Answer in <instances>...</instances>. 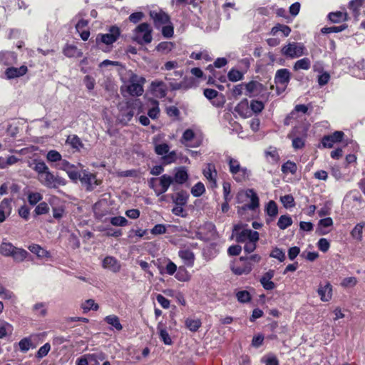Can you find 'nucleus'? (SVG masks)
Masks as SVG:
<instances>
[{
    "label": "nucleus",
    "instance_id": "nucleus-28",
    "mask_svg": "<svg viewBox=\"0 0 365 365\" xmlns=\"http://www.w3.org/2000/svg\"><path fill=\"white\" fill-rule=\"evenodd\" d=\"M2 145L0 144V148ZM19 159L14 155H0V169H4L10 165L16 163Z\"/></svg>",
    "mask_w": 365,
    "mask_h": 365
},
{
    "label": "nucleus",
    "instance_id": "nucleus-44",
    "mask_svg": "<svg viewBox=\"0 0 365 365\" xmlns=\"http://www.w3.org/2000/svg\"><path fill=\"white\" fill-rule=\"evenodd\" d=\"M66 143L77 150H79L80 148L83 146L80 138L75 135L68 136Z\"/></svg>",
    "mask_w": 365,
    "mask_h": 365
},
{
    "label": "nucleus",
    "instance_id": "nucleus-37",
    "mask_svg": "<svg viewBox=\"0 0 365 365\" xmlns=\"http://www.w3.org/2000/svg\"><path fill=\"white\" fill-rule=\"evenodd\" d=\"M27 199L29 203L31 205L34 206L41 202L43 199V196L38 192H29L27 194Z\"/></svg>",
    "mask_w": 365,
    "mask_h": 365
},
{
    "label": "nucleus",
    "instance_id": "nucleus-64",
    "mask_svg": "<svg viewBox=\"0 0 365 365\" xmlns=\"http://www.w3.org/2000/svg\"><path fill=\"white\" fill-rule=\"evenodd\" d=\"M173 48V44L171 42H161L157 46L158 51L169 52Z\"/></svg>",
    "mask_w": 365,
    "mask_h": 365
},
{
    "label": "nucleus",
    "instance_id": "nucleus-18",
    "mask_svg": "<svg viewBox=\"0 0 365 365\" xmlns=\"http://www.w3.org/2000/svg\"><path fill=\"white\" fill-rule=\"evenodd\" d=\"M158 181L160 188L159 190L155 189V192L158 196L165 193L168 190L170 185L173 183L174 179L168 175H163L158 178Z\"/></svg>",
    "mask_w": 365,
    "mask_h": 365
},
{
    "label": "nucleus",
    "instance_id": "nucleus-33",
    "mask_svg": "<svg viewBox=\"0 0 365 365\" xmlns=\"http://www.w3.org/2000/svg\"><path fill=\"white\" fill-rule=\"evenodd\" d=\"M365 226L364 223H358L351 231V236L353 239L361 241L363 237V228Z\"/></svg>",
    "mask_w": 365,
    "mask_h": 365
},
{
    "label": "nucleus",
    "instance_id": "nucleus-29",
    "mask_svg": "<svg viewBox=\"0 0 365 365\" xmlns=\"http://www.w3.org/2000/svg\"><path fill=\"white\" fill-rule=\"evenodd\" d=\"M365 0H351L349 3V9L351 11L354 18L360 15V8L364 4Z\"/></svg>",
    "mask_w": 365,
    "mask_h": 365
},
{
    "label": "nucleus",
    "instance_id": "nucleus-2",
    "mask_svg": "<svg viewBox=\"0 0 365 365\" xmlns=\"http://www.w3.org/2000/svg\"><path fill=\"white\" fill-rule=\"evenodd\" d=\"M183 76L182 71H175L173 73H169L165 75V80L169 82V86L171 90L177 91L180 89H188L194 84V79L192 78L185 77L183 81L180 83L175 82V79H179Z\"/></svg>",
    "mask_w": 365,
    "mask_h": 365
},
{
    "label": "nucleus",
    "instance_id": "nucleus-24",
    "mask_svg": "<svg viewBox=\"0 0 365 365\" xmlns=\"http://www.w3.org/2000/svg\"><path fill=\"white\" fill-rule=\"evenodd\" d=\"M103 266L106 269H108L113 272H119L120 265L113 257H106L103 261Z\"/></svg>",
    "mask_w": 365,
    "mask_h": 365
},
{
    "label": "nucleus",
    "instance_id": "nucleus-9",
    "mask_svg": "<svg viewBox=\"0 0 365 365\" xmlns=\"http://www.w3.org/2000/svg\"><path fill=\"white\" fill-rule=\"evenodd\" d=\"M135 110L136 108L134 103H125V105L120 106L118 119L121 123L127 124L134 116Z\"/></svg>",
    "mask_w": 365,
    "mask_h": 365
},
{
    "label": "nucleus",
    "instance_id": "nucleus-16",
    "mask_svg": "<svg viewBox=\"0 0 365 365\" xmlns=\"http://www.w3.org/2000/svg\"><path fill=\"white\" fill-rule=\"evenodd\" d=\"M28 71L26 66L22 65L19 68L9 67L5 71V76L8 79H14L24 76Z\"/></svg>",
    "mask_w": 365,
    "mask_h": 365
},
{
    "label": "nucleus",
    "instance_id": "nucleus-4",
    "mask_svg": "<svg viewBox=\"0 0 365 365\" xmlns=\"http://www.w3.org/2000/svg\"><path fill=\"white\" fill-rule=\"evenodd\" d=\"M152 32L149 24L142 23L134 29L132 38L140 45L148 44L153 40Z\"/></svg>",
    "mask_w": 365,
    "mask_h": 365
},
{
    "label": "nucleus",
    "instance_id": "nucleus-54",
    "mask_svg": "<svg viewBox=\"0 0 365 365\" xmlns=\"http://www.w3.org/2000/svg\"><path fill=\"white\" fill-rule=\"evenodd\" d=\"M78 179L81 180L82 185H86L87 190H91V174L83 173L80 174Z\"/></svg>",
    "mask_w": 365,
    "mask_h": 365
},
{
    "label": "nucleus",
    "instance_id": "nucleus-21",
    "mask_svg": "<svg viewBox=\"0 0 365 365\" xmlns=\"http://www.w3.org/2000/svg\"><path fill=\"white\" fill-rule=\"evenodd\" d=\"M17 55L13 51H1L0 63L4 66H9L16 63Z\"/></svg>",
    "mask_w": 365,
    "mask_h": 365
},
{
    "label": "nucleus",
    "instance_id": "nucleus-52",
    "mask_svg": "<svg viewBox=\"0 0 365 365\" xmlns=\"http://www.w3.org/2000/svg\"><path fill=\"white\" fill-rule=\"evenodd\" d=\"M153 107L148 110V115L152 119H156L160 113L158 102L155 100L152 101Z\"/></svg>",
    "mask_w": 365,
    "mask_h": 365
},
{
    "label": "nucleus",
    "instance_id": "nucleus-45",
    "mask_svg": "<svg viewBox=\"0 0 365 365\" xmlns=\"http://www.w3.org/2000/svg\"><path fill=\"white\" fill-rule=\"evenodd\" d=\"M19 346L21 351L26 353L32 347V343L30 337H24L19 342Z\"/></svg>",
    "mask_w": 365,
    "mask_h": 365
},
{
    "label": "nucleus",
    "instance_id": "nucleus-57",
    "mask_svg": "<svg viewBox=\"0 0 365 365\" xmlns=\"http://www.w3.org/2000/svg\"><path fill=\"white\" fill-rule=\"evenodd\" d=\"M205 191L204 185L202 182H197L191 189V193L195 197H200Z\"/></svg>",
    "mask_w": 365,
    "mask_h": 365
},
{
    "label": "nucleus",
    "instance_id": "nucleus-22",
    "mask_svg": "<svg viewBox=\"0 0 365 365\" xmlns=\"http://www.w3.org/2000/svg\"><path fill=\"white\" fill-rule=\"evenodd\" d=\"M28 248L30 252L35 254L38 258H50L51 257L50 252L41 247L39 245L32 244Z\"/></svg>",
    "mask_w": 365,
    "mask_h": 365
},
{
    "label": "nucleus",
    "instance_id": "nucleus-20",
    "mask_svg": "<svg viewBox=\"0 0 365 365\" xmlns=\"http://www.w3.org/2000/svg\"><path fill=\"white\" fill-rule=\"evenodd\" d=\"M203 175L212 183V187L217 186L216 177L217 173L214 164L207 163L203 170Z\"/></svg>",
    "mask_w": 365,
    "mask_h": 365
},
{
    "label": "nucleus",
    "instance_id": "nucleus-53",
    "mask_svg": "<svg viewBox=\"0 0 365 365\" xmlns=\"http://www.w3.org/2000/svg\"><path fill=\"white\" fill-rule=\"evenodd\" d=\"M266 212L269 216L275 217L278 213L277 203L273 200L269 201L267 205Z\"/></svg>",
    "mask_w": 365,
    "mask_h": 365
},
{
    "label": "nucleus",
    "instance_id": "nucleus-11",
    "mask_svg": "<svg viewBox=\"0 0 365 365\" xmlns=\"http://www.w3.org/2000/svg\"><path fill=\"white\" fill-rule=\"evenodd\" d=\"M344 135V132L335 131L331 135H324L322 139V143L324 148H331L334 143L341 142Z\"/></svg>",
    "mask_w": 365,
    "mask_h": 365
},
{
    "label": "nucleus",
    "instance_id": "nucleus-51",
    "mask_svg": "<svg viewBox=\"0 0 365 365\" xmlns=\"http://www.w3.org/2000/svg\"><path fill=\"white\" fill-rule=\"evenodd\" d=\"M106 322L114 327L117 330H121L123 327L120 323L119 319L115 315H110L106 317Z\"/></svg>",
    "mask_w": 365,
    "mask_h": 365
},
{
    "label": "nucleus",
    "instance_id": "nucleus-31",
    "mask_svg": "<svg viewBox=\"0 0 365 365\" xmlns=\"http://www.w3.org/2000/svg\"><path fill=\"white\" fill-rule=\"evenodd\" d=\"M16 247L11 242H2L0 245V253L5 257H12Z\"/></svg>",
    "mask_w": 365,
    "mask_h": 365
},
{
    "label": "nucleus",
    "instance_id": "nucleus-34",
    "mask_svg": "<svg viewBox=\"0 0 365 365\" xmlns=\"http://www.w3.org/2000/svg\"><path fill=\"white\" fill-rule=\"evenodd\" d=\"M172 198L176 205L184 206L187 203L188 195L185 191L182 190L178 192L175 197L173 196Z\"/></svg>",
    "mask_w": 365,
    "mask_h": 365
},
{
    "label": "nucleus",
    "instance_id": "nucleus-39",
    "mask_svg": "<svg viewBox=\"0 0 365 365\" xmlns=\"http://www.w3.org/2000/svg\"><path fill=\"white\" fill-rule=\"evenodd\" d=\"M0 291V297L5 300H11L12 302H14L16 300V297L13 292L6 289L4 285Z\"/></svg>",
    "mask_w": 365,
    "mask_h": 365
},
{
    "label": "nucleus",
    "instance_id": "nucleus-56",
    "mask_svg": "<svg viewBox=\"0 0 365 365\" xmlns=\"http://www.w3.org/2000/svg\"><path fill=\"white\" fill-rule=\"evenodd\" d=\"M51 350V345L49 343L44 344L42 346L39 348L36 354V357L37 359H42L46 356Z\"/></svg>",
    "mask_w": 365,
    "mask_h": 365
},
{
    "label": "nucleus",
    "instance_id": "nucleus-49",
    "mask_svg": "<svg viewBox=\"0 0 365 365\" xmlns=\"http://www.w3.org/2000/svg\"><path fill=\"white\" fill-rule=\"evenodd\" d=\"M109 222L113 226H126L128 223V220L122 216L113 217L109 219Z\"/></svg>",
    "mask_w": 365,
    "mask_h": 365
},
{
    "label": "nucleus",
    "instance_id": "nucleus-17",
    "mask_svg": "<svg viewBox=\"0 0 365 365\" xmlns=\"http://www.w3.org/2000/svg\"><path fill=\"white\" fill-rule=\"evenodd\" d=\"M291 79V73L287 68H281L277 71L274 76V82L287 86Z\"/></svg>",
    "mask_w": 365,
    "mask_h": 365
},
{
    "label": "nucleus",
    "instance_id": "nucleus-19",
    "mask_svg": "<svg viewBox=\"0 0 365 365\" xmlns=\"http://www.w3.org/2000/svg\"><path fill=\"white\" fill-rule=\"evenodd\" d=\"M245 87L247 92V95L250 97L256 96L264 90V87L262 83L255 81L245 84Z\"/></svg>",
    "mask_w": 365,
    "mask_h": 365
},
{
    "label": "nucleus",
    "instance_id": "nucleus-15",
    "mask_svg": "<svg viewBox=\"0 0 365 365\" xmlns=\"http://www.w3.org/2000/svg\"><path fill=\"white\" fill-rule=\"evenodd\" d=\"M12 199L4 198L0 202V223L5 221L7 217H9L12 210Z\"/></svg>",
    "mask_w": 365,
    "mask_h": 365
},
{
    "label": "nucleus",
    "instance_id": "nucleus-26",
    "mask_svg": "<svg viewBox=\"0 0 365 365\" xmlns=\"http://www.w3.org/2000/svg\"><path fill=\"white\" fill-rule=\"evenodd\" d=\"M195 138V133L191 129H187L182 134L180 142L187 147H197L200 143L192 144L191 141Z\"/></svg>",
    "mask_w": 365,
    "mask_h": 365
},
{
    "label": "nucleus",
    "instance_id": "nucleus-62",
    "mask_svg": "<svg viewBox=\"0 0 365 365\" xmlns=\"http://www.w3.org/2000/svg\"><path fill=\"white\" fill-rule=\"evenodd\" d=\"M169 149V145L167 143L158 144L155 146V152L159 155L168 153Z\"/></svg>",
    "mask_w": 365,
    "mask_h": 365
},
{
    "label": "nucleus",
    "instance_id": "nucleus-5",
    "mask_svg": "<svg viewBox=\"0 0 365 365\" xmlns=\"http://www.w3.org/2000/svg\"><path fill=\"white\" fill-rule=\"evenodd\" d=\"M233 234L235 235L237 242H245L252 240V241L259 240V233L250 229H242L241 225L234 226Z\"/></svg>",
    "mask_w": 365,
    "mask_h": 365
},
{
    "label": "nucleus",
    "instance_id": "nucleus-3",
    "mask_svg": "<svg viewBox=\"0 0 365 365\" xmlns=\"http://www.w3.org/2000/svg\"><path fill=\"white\" fill-rule=\"evenodd\" d=\"M227 162L229 165V170L235 181L241 182L249 178L250 171L247 168L242 167L237 160L228 156L227 158Z\"/></svg>",
    "mask_w": 365,
    "mask_h": 365
},
{
    "label": "nucleus",
    "instance_id": "nucleus-12",
    "mask_svg": "<svg viewBox=\"0 0 365 365\" xmlns=\"http://www.w3.org/2000/svg\"><path fill=\"white\" fill-rule=\"evenodd\" d=\"M150 16L153 19L154 24L157 28L167 24H170V16L163 11L159 12L150 11Z\"/></svg>",
    "mask_w": 365,
    "mask_h": 365
},
{
    "label": "nucleus",
    "instance_id": "nucleus-25",
    "mask_svg": "<svg viewBox=\"0 0 365 365\" xmlns=\"http://www.w3.org/2000/svg\"><path fill=\"white\" fill-rule=\"evenodd\" d=\"M179 257L184 261L185 264L188 267H192L195 261L194 253L187 249L179 251Z\"/></svg>",
    "mask_w": 365,
    "mask_h": 365
},
{
    "label": "nucleus",
    "instance_id": "nucleus-14",
    "mask_svg": "<svg viewBox=\"0 0 365 365\" xmlns=\"http://www.w3.org/2000/svg\"><path fill=\"white\" fill-rule=\"evenodd\" d=\"M317 293L322 302H327L332 298V286L330 282H327L324 285L320 284Z\"/></svg>",
    "mask_w": 365,
    "mask_h": 365
},
{
    "label": "nucleus",
    "instance_id": "nucleus-10",
    "mask_svg": "<svg viewBox=\"0 0 365 365\" xmlns=\"http://www.w3.org/2000/svg\"><path fill=\"white\" fill-rule=\"evenodd\" d=\"M245 195L247 197L250 198V202L248 204H245L241 207H239L238 212L240 214H242V212L245 211L246 210H254L256 208H257L259 205V197L257 195V193L252 189L247 190L246 192L245 193Z\"/></svg>",
    "mask_w": 365,
    "mask_h": 365
},
{
    "label": "nucleus",
    "instance_id": "nucleus-58",
    "mask_svg": "<svg viewBox=\"0 0 365 365\" xmlns=\"http://www.w3.org/2000/svg\"><path fill=\"white\" fill-rule=\"evenodd\" d=\"M237 300L241 303H246L250 301L251 296L249 292L243 290L239 291L236 294Z\"/></svg>",
    "mask_w": 365,
    "mask_h": 365
},
{
    "label": "nucleus",
    "instance_id": "nucleus-13",
    "mask_svg": "<svg viewBox=\"0 0 365 365\" xmlns=\"http://www.w3.org/2000/svg\"><path fill=\"white\" fill-rule=\"evenodd\" d=\"M150 89L157 98H164L167 94V86L162 81L155 80L152 81Z\"/></svg>",
    "mask_w": 365,
    "mask_h": 365
},
{
    "label": "nucleus",
    "instance_id": "nucleus-27",
    "mask_svg": "<svg viewBox=\"0 0 365 365\" xmlns=\"http://www.w3.org/2000/svg\"><path fill=\"white\" fill-rule=\"evenodd\" d=\"M249 103L248 100L245 98L240 103H239L235 108V110L242 117L247 118L250 116L249 114Z\"/></svg>",
    "mask_w": 365,
    "mask_h": 365
},
{
    "label": "nucleus",
    "instance_id": "nucleus-42",
    "mask_svg": "<svg viewBox=\"0 0 365 365\" xmlns=\"http://www.w3.org/2000/svg\"><path fill=\"white\" fill-rule=\"evenodd\" d=\"M278 31H281L284 36H288L291 32V29L287 25L277 24L272 29L271 34L275 35Z\"/></svg>",
    "mask_w": 365,
    "mask_h": 365
},
{
    "label": "nucleus",
    "instance_id": "nucleus-46",
    "mask_svg": "<svg viewBox=\"0 0 365 365\" xmlns=\"http://www.w3.org/2000/svg\"><path fill=\"white\" fill-rule=\"evenodd\" d=\"M252 111L256 114L260 113L264 108V104L262 101L252 100L250 105Z\"/></svg>",
    "mask_w": 365,
    "mask_h": 365
},
{
    "label": "nucleus",
    "instance_id": "nucleus-41",
    "mask_svg": "<svg viewBox=\"0 0 365 365\" xmlns=\"http://www.w3.org/2000/svg\"><path fill=\"white\" fill-rule=\"evenodd\" d=\"M201 321L200 319H187L185 320V326L191 331H197L201 327Z\"/></svg>",
    "mask_w": 365,
    "mask_h": 365
},
{
    "label": "nucleus",
    "instance_id": "nucleus-36",
    "mask_svg": "<svg viewBox=\"0 0 365 365\" xmlns=\"http://www.w3.org/2000/svg\"><path fill=\"white\" fill-rule=\"evenodd\" d=\"M174 182L178 184H183L188 179V175L183 168L179 169L173 178Z\"/></svg>",
    "mask_w": 365,
    "mask_h": 365
},
{
    "label": "nucleus",
    "instance_id": "nucleus-55",
    "mask_svg": "<svg viewBox=\"0 0 365 365\" xmlns=\"http://www.w3.org/2000/svg\"><path fill=\"white\" fill-rule=\"evenodd\" d=\"M49 207L46 202H39L35 207L34 212L36 215H41L48 213Z\"/></svg>",
    "mask_w": 365,
    "mask_h": 365
},
{
    "label": "nucleus",
    "instance_id": "nucleus-38",
    "mask_svg": "<svg viewBox=\"0 0 365 365\" xmlns=\"http://www.w3.org/2000/svg\"><path fill=\"white\" fill-rule=\"evenodd\" d=\"M347 14L341 11L332 12L329 14V19L333 23H339L341 21H346Z\"/></svg>",
    "mask_w": 365,
    "mask_h": 365
},
{
    "label": "nucleus",
    "instance_id": "nucleus-63",
    "mask_svg": "<svg viewBox=\"0 0 365 365\" xmlns=\"http://www.w3.org/2000/svg\"><path fill=\"white\" fill-rule=\"evenodd\" d=\"M270 257L276 258L280 262H283L285 259L284 252L279 248L275 247L271 252Z\"/></svg>",
    "mask_w": 365,
    "mask_h": 365
},
{
    "label": "nucleus",
    "instance_id": "nucleus-59",
    "mask_svg": "<svg viewBox=\"0 0 365 365\" xmlns=\"http://www.w3.org/2000/svg\"><path fill=\"white\" fill-rule=\"evenodd\" d=\"M46 158L49 162L57 163L61 160V155L58 151L51 150L48 152Z\"/></svg>",
    "mask_w": 365,
    "mask_h": 365
},
{
    "label": "nucleus",
    "instance_id": "nucleus-35",
    "mask_svg": "<svg viewBox=\"0 0 365 365\" xmlns=\"http://www.w3.org/2000/svg\"><path fill=\"white\" fill-rule=\"evenodd\" d=\"M311 66V61L308 58H304L295 62L293 69L299 71L300 69L308 70Z\"/></svg>",
    "mask_w": 365,
    "mask_h": 365
},
{
    "label": "nucleus",
    "instance_id": "nucleus-60",
    "mask_svg": "<svg viewBox=\"0 0 365 365\" xmlns=\"http://www.w3.org/2000/svg\"><path fill=\"white\" fill-rule=\"evenodd\" d=\"M158 329L160 332V338L164 344L166 345L172 344L173 341L168 331L165 329L160 328V326L158 327Z\"/></svg>",
    "mask_w": 365,
    "mask_h": 365
},
{
    "label": "nucleus",
    "instance_id": "nucleus-23",
    "mask_svg": "<svg viewBox=\"0 0 365 365\" xmlns=\"http://www.w3.org/2000/svg\"><path fill=\"white\" fill-rule=\"evenodd\" d=\"M88 21L81 19L76 24V29L77 32L80 34L81 38L84 41L87 40L90 36V31L86 29L88 26Z\"/></svg>",
    "mask_w": 365,
    "mask_h": 365
},
{
    "label": "nucleus",
    "instance_id": "nucleus-61",
    "mask_svg": "<svg viewBox=\"0 0 365 365\" xmlns=\"http://www.w3.org/2000/svg\"><path fill=\"white\" fill-rule=\"evenodd\" d=\"M357 279L354 277L344 278L341 282V286L344 288H351L357 284Z\"/></svg>",
    "mask_w": 365,
    "mask_h": 365
},
{
    "label": "nucleus",
    "instance_id": "nucleus-8",
    "mask_svg": "<svg viewBox=\"0 0 365 365\" xmlns=\"http://www.w3.org/2000/svg\"><path fill=\"white\" fill-rule=\"evenodd\" d=\"M304 46L298 43H289L282 48V53L291 58H297L304 54Z\"/></svg>",
    "mask_w": 365,
    "mask_h": 365
},
{
    "label": "nucleus",
    "instance_id": "nucleus-7",
    "mask_svg": "<svg viewBox=\"0 0 365 365\" xmlns=\"http://www.w3.org/2000/svg\"><path fill=\"white\" fill-rule=\"evenodd\" d=\"M120 34V29L117 26H111L109 33L106 34H99L97 36L96 41L97 46L101 47V43L110 46L117 41Z\"/></svg>",
    "mask_w": 365,
    "mask_h": 365
},
{
    "label": "nucleus",
    "instance_id": "nucleus-30",
    "mask_svg": "<svg viewBox=\"0 0 365 365\" xmlns=\"http://www.w3.org/2000/svg\"><path fill=\"white\" fill-rule=\"evenodd\" d=\"M63 52L66 56L69 58L80 57L83 54L76 46L68 44L64 47Z\"/></svg>",
    "mask_w": 365,
    "mask_h": 365
},
{
    "label": "nucleus",
    "instance_id": "nucleus-40",
    "mask_svg": "<svg viewBox=\"0 0 365 365\" xmlns=\"http://www.w3.org/2000/svg\"><path fill=\"white\" fill-rule=\"evenodd\" d=\"M297 170V166L295 163L290 160L287 161L282 165V171L284 173L295 174Z\"/></svg>",
    "mask_w": 365,
    "mask_h": 365
},
{
    "label": "nucleus",
    "instance_id": "nucleus-1",
    "mask_svg": "<svg viewBox=\"0 0 365 365\" xmlns=\"http://www.w3.org/2000/svg\"><path fill=\"white\" fill-rule=\"evenodd\" d=\"M34 170L37 173V179L40 183L48 188H58L66 184V180L49 170L46 164L41 160H34Z\"/></svg>",
    "mask_w": 365,
    "mask_h": 365
},
{
    "label": "nucleus",
    "instance_id": "nucleus-50",
    "mask_svg": "<svg viewBox=\"0 0 365 365\" xmlns=\"http://www.w3.org/2000/svg\"><path fill=\"white\" fill-rule=\"evenodd\" d=\"M346 28V24H343L339 26L324 27L322 29L321 32L324 34L330 33H338L345 30Z\"/></svg>",
    "mask_w": 365,
    "mask_h": 365
},
{
    "label": "nucleus",
    "instance_id": "nucleus-43",
    "mask_svg": "<svg viewBox=\"0 0 365 365\" xmlns=\"http://www.w3.org/2000/svg\"><path fill=\"white\" fill-rule=\"evenodd\" d=\"M33 311L37 316L44 317L47 313L46 305L43 302L36 303L33 307Z\"/></svg>",
    "mask_w": 365,
    "mask_h": 365
},
{
    "label": "nucleus",
    "instance_id": "nucleus-6",
    "mask_svg": "<svg viewBox=\"0 0 365 365\" xmlns=\"http://www.w3.org/2000/svg\"><path fill=\"white\" fill-rule=\"evenodd\" d=\"M145 82V79L143 77L132 74L127 86V91L133 96H141L143 93V85Z\"/></svg>",
    "mask_w": 365,
    "mask_h": 365
},
{
    "label": "nucleus",
    "instance_id": "nucleus-48",
    "mask_svg": "<svg viewBox=\"0 0 365 365\" xmlns=\"http://www.w3.org/2000/svg\"><path fill=\"white\" fill-rule=\"evenodd\" d=\"M228 79L232 82H236L243 78V73L236 69H231L227 73Z\"/></svg>",
    "mask_w": 365,
    "mask_h": 365
},
{
    "label": "nucleus",
    "instance_id": "nucleus-32",
    "mask_svg": "<svg viewBox=\"0 0 365 365\" xmlns=\"http://www.w3.org/2000/svg\"><path fill=\"white\" fill-rule=\"evenodd\" d=\"M29 253L23 248L16 247L14 255H12L13 259L16 262H21L29 257Z\"/></svg>",
    "mask_w": 365,
    "mask_h": 365
},
{
    "label": "nucleus",
    "instance_id": "nucleus-47",
    "mask_svg": "<svg viewBox=\"0 0 365 365\" xmlns=\"http://www.w3.org/2000/svg\"><path fill=\"white\" fill-rule=\"evenodd\" d=\"M292 224V220L287 215H282L278 220L277 225L281 230H284Z\"/></svg>",
    "mask_w": 365,
    "mask_h": 365
}]
</instances>
